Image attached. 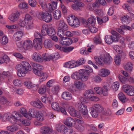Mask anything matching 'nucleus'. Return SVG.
Returning a JSON list of instances; mask_svg holds the SVG:
<instances>
[{"label": "nucleus", "instance_id": "obj_1", "mask_svg": "<svg viewBox=\"0 0 134 134\" xmlns=\"http://www.w3.org/2000/svg\"><path fill=\"white\" fill-rule=\"evenodd\" d=\"M16 69L17 71V75L19 77H23L26 73L31 70V66L28 62L25 61L21 62L20 64L16 66Z\"/></svg>", "mask_w": 134, "mask_h": 134}, {"label": "nucleus", "instance_id": "obj_2", "mask_svg": "<svg viewBox=\"0 0 134 134\" xmlns=\"http://www.w3.org/2000/svg\"><path fill=\"white\" fill-rule=\"evenodd\" d=\"M29 118H27L29 119L31 117L34 118L36 117L38 121H36L35 122V125L39 126L42 125L41 121L42 120V115L41 113H39L38 111H37L34 108L30 109L29 111Z\"/></svg>", "mask_w": 134, "mask_h": 134}, {"label": "nucleus", "instance_id": "obj_3", "mask_svg": "<svg viewBox=\"0 0 134 134\" xmlns=\"http://www.w3.org/2000/svg\"><path fill=\"white\" fill-rule=\"evenodd\" d=\"M35 38L33 41L34 47L37 49H41L42 48V36L38 32L34 34Z\"/></svg>", "mask_w": 134, "mask_h": 134}, {"label": "nucleus", "instance_id": "obj_4", "mask_svg": "<svg viewBox=\"0 0 134 134\" xmlns=\"http://www.w3.org/2000/svg\"><path fill=\"white\" fill-rule=\"evenodd\" d=\"M67 20L69 25L73 27H78L80 25V22L79 19L74 15H70Z\"/></svg>", "mask_w": 134, "mask_h": 134}, {"label": "nucleus", "instance_id": "obj_5", "mask_svg": "<svg viewBox=\"0 0 134 134\" xmlns=\"http://www.w3.org/2000/svg\"><path fill=\"white\" fill-rule=\"evenodd\" d=\"M30 64L33 67V69L34 74L41 77L42 76V66L33 62H31Z\"/></svg>", "mask_w": 134, "mask_h": 134}, {"label": "nucleus", "instance_id": "obj_6", "mask_svg": "<svg viewBox=\"0 0 134 134\" xmlns=\"http://www.w3.org/2000/svg\"><path fill=\"white\" fill-rule=\"evenodd\" d=\"M83 72L80 70L78 72H75L73 74L71 75L72 78L78 80H81L85 82L87 81L86 79L85 78V77L83 74Z\"/></svg>", "mask_w": 134, "mask_h": 134}, {"label": "nucleus", "instance_id": "obj_7", "mask_svg": "<svg viewBox=\"0 0 134 134\" xmlns=\"http://www.w3.org/2000/svg\"><path fill=\"white\" fill-rule=\"evenodd\" d=\"M73 2L75 4H72L71 8L74 10L78 12L81 11L82 8L85 6L83 3L79 0H75Z\"/></svg>", "mask_w": 134, "mask_h": 134}, {"label": "nucleus", "instance_id": "obj_8", "mask_svg": "<svg viewBox=\"0 0 134 134\" xmlns=\"http://www.w3.org/2000/svg\"><path fill=\"white\" fill-rule=\"evenodd\" d=\"M122 90L128 95L134 96V88L133 86L130 85H124Z\"/></svg>", "mask_w": 134, "mask_h": 134}, {"label": "nucleus", "instance_id": "obj_9", "mask_svg": "<svg viewBox=\"0 0 134 134\" xmlns=\"http://www.w3.org/2000/svg\"><path fill=\"white\" fill-rule=\"evenodd\" d=\"M59 57L58 53H53L49 55L45 54H42V61L44 62L49 61L50 60L55 58L57 59Z\"/></svg>", "mask_w": 134, "mask_h": 134}, {"label": "nucleus", "instance_id": "obj_10", "mask_svg": "<svg viewBox=\"0 0 134 134\" xmlns=\"http://www.w3.org/2000/svg\"><path fill=\"white\" fill-rule=\"evenodd\" d=\"M42 20L47 23H49L52 20V16L48 12L44 10L42 12Z\"/></svg>", "mask_w": 134, "mask_h": 134}, {"label": "nucleus", "instance_id": "obj_11", "mask_svg": "<svg viewBox=\"0 0 134 134\" xmlns=\"http://www.w3.org/2000/svg\"><path fill=\"white\" fill-rule=\"evenodd\" d=\"M20 15V13L19 11H16L9 15V19L12 22H14L18 20Z\"/></svg>", "mask_w": 134, "mask_h": 134}, {"label": "nucleus", "instance_id": "obj_12", "mask_svg": "<svg viewBox=\"0 0 134 134\" xmlns=\"http://www.w3.org/2000/svg\"><path fill=\"white\" fill-rule=\"evenodd\" d=\"M79 104L78 109L80 113L83 115H87L88 113L86 106L82 103Z\"/></svg>", "mask_w": 134, "mask_h": 134}, {"label": "nucleus", "instance_id": "obj_13", "mask_svg": "<svg viewBox=\"0 0 134 134\" xmlns=\"http://www.w3.org/2000/svg\"><path fill=\"white\" fill-rule=\"evenodd\" d=\"M55 47L61 51H63L64 52L68 53L74 49V47L72 46L68 47H61L58 44L55 45Z\"/></svg>", "mask_w": 134, "mask_h": 134}, {"label": "nucleus", "instance_id": "obj_14", "mask_svg": "<svg viewBox=\"0 0 134 134\" xmlns=\"http://www.w3.org/2000/svg\"><path fill=\"white\" fill-rule=\"evenodd\" d=\"M23 46L24 48L26 50L31 49L33 47L32 41L29 40H26L23 43Z\"/></svg>", "mask_w": 134, "mask_h": 134}, {"label": "nucleus", "instance_id": "obj_15", "mask_svg": "<svg viewBox=\"0 0 134 134\" xmlns=\"http://www.w3.org/2000/svg\"><path fill=\"white\" fill-rule=\"evenodd\" d=\"M32 19V17L30 15L28 14H26L24 21L21 23H19V25L21 27L25 26V25H27L29 23L31 22V20Z\"/></svg>", "mask_w": 134, "mask_h": 134}, {"label": "nucleus", "instance_id": "obj_16", "mask_svg": "<svg viewBox=\"0 0 134 134\" xmlns=\"http://www.w3.org/2000/svg\"><path fill=\"white\" fill-rule=\"evenodd\" d=\"M83 72V75L85 77V78L87 81L88 78V76L90 75V73L92 71L91 68L89 67H86L85 69H81Z\"/></svg>", "mask_w": 134, "mask_h": 134}, {"label": "nucleus", "instance_id": "obj_17", "mask_svg": "<svg viewBox=\"0 0 134 134\" xmlns=\"http://www.w3.org/2000/svg\"><path fill=\"white\" fill-rule=\"evenodd\" d=\"M68 111L70 114L73 117L79 118L80 117L79 113H77L76 111L72 107H70L68 108Z\"/></svg>", "mask_w": 134, "mask_h": 134}, {"label": "nucleus", "instance_id": "obj_18", "mask_svg": "<svg viewBox=\"0 0 134 134\" xmlns=\"http://www.w3.org/2000/svg\"><path fill=\"white\" fill-rule=\"evenodd\" d=\"M58 29L66 31L68 29V27L63 20H60L58 25Z\"/></svg>", "mask_w": 134, "mask_h": 134}, {"label": "nucleus", "instance_id": "obj_19", "mask_svg": "<svg viewBox=\"0 0 134 134\" xmlns=\"http://www.w3.org/2000/svg\"><path fill=\"white\" fill-rule=\"evenodd\" d=\"M23 35V33L22 31H19L15 33L14 35L13 38L15 41H19L21 39Z\"/></svg>", "mask_w": 134, "mask_h": 134}, {"label": "nucleus", "instance_id": "obj_20", "mask_svg": "<svg viewBox=\"0 0 134 134\" xmlns=\"http://www.w3.org/2000/svg\"><path fill=\"white\" fill-rule=\"evenodd\" d=\"M111 33L112 35L110 36L112 38L114 42H118L119 37L120 36V34L114 30H112L111 31Z\"/></svg>", "mask_w": 134, "mask_h": 134}, {"label": "nucleus", "instance_id": "obj_21", "mask_svg": "<svg viewBox=\"0 0 134 134\" xmlns=\"http://www.w3.org/2000/svg\"><path fill=\"white\" fill-rule=\"evenodd\" d=\"M103 62L105 64H109L111 62L112 59L109 54H106L102 56Z\"/></svg>", "mask_w": 134, "mask_h": 134}, {"label": "nucleus", "instance_id": "obj_22", "mask_svg": "<svg viewBox=\"0 0 134 134\" xmlns=\"http://www.w3.org/2000/svg\"><path fill=\"white\" fill-rule=\"evenodd\" d=\"M62 98L66 100H70L72 98V95L68 92H64L62 93Z\"/></svg>", "mask_w": 134, "mask_h": 134}, {"label": "nucleus", "instance_id": "obj_23", "mask_svg": "<svg viewBox=\"0 0 134 134\" xmlns=\"http://www.w3.org/2000/svg\"><path fill=\"white\" fill-rule=\"evenodd\" d=\"M93 94L94 92L91 90H86L84 93V98L86 99H90Z\"/></svg>", "mask_w": 134, "mask_h": 134}, {"label": "nucleus", "instance_id": "obj_24", "mask_svg": "<svg viewBox=\"0 0 134 134\" xmlns=\"http://www.w3.org/2000/svg\"><path fill=\"white\" fill-rule=\"evenodd\" d=\"M110 71L107 69H102L100 71L99 75L103 77H106L110 74Z\"/></svg>", "mask_w": 134, "mask_h": 134}, {"label": "nucleus", "instance_id": "obj_25", "mask_svg": "<svg viewBox=\"0 0 134 134\" xmlns=\"http://www.w3.org/2000/svg\"><path fill=\"white\" fill-rule=\"evenodd\" d=\"M32 58L35 61L40 62L42 59L41 55L39 53H34L32 55Z\"/></svg>", "mask_w": 134, "mask_h": 134}, {"label": "nucleus", "instance_id": "obj_26", "mask_svg": "<svg viewBox=\"0 0 134 134\" xmlns=\"http://www.w3.org/2000/svg\"><path fill=\"white\" fill-rule=\"evenodd\" d=\"M31 104L33 106L38 108H41L42 104L41 101L39 99L31 102Z\"/></svg>", "mask_w": 134, "mask_h": 134}, {"label": "nucleus", "instance_id": "obj_27", "mask_svg": "<svg viewBox=\"0 0 134 134\" xmlns=\"http://www.w3.org/2000/svg\"><path fill=\"white\" fill-rule=\"evenodd\" d=\"M75 121L71 118L68 117L66 118L64 122V124L68 126H72L73 124H75Z\"/></svg>", "mask_w": 134, "mask_h": 134}, {"label": "nucleus", "instance_id": "obj_28", "mask_svg": "<svg viewBox=\"0 0 134 134\" xmlns=\"http://www.w3.org/2000/svg\"><path fill=\"white\" fill-rule=\"evenodd\" d=\"M19 126L18 124L9 126L7 127V130L11 132H13L18 130L19 128Z\"/></svg>", "mask_w": 134, "mask_h": 134}, {"label": "nucleus", "instance_id": "obj_29", "mask_svg": "<svg viewBox=\"0 0 134 134\" xmlns=\"http://www.w3.org/2000/svg\"><path fill=\"white\" fill-rule=\"evenodd\" d=\"M74 85L77 88L80 90H82L84 86L83 83L78 80L75 81L74 83Z\"/></svg>", "mask_w": 134, "mask_h": 134}, {"label": "nucleus", "instance_id": "obj_30", "mask_svg": "<svg viewBox=\"0 0 134 134\" xmlns=\"http://www.w3.org/2000/svg\"><path fill=\"white\" fill-rule=\"evenodd\" d=\"M11 74L9 71H4L2 73H0V79L2 81V79L4 78L7 77H8L11 76Z\"/></svg>", "mask_w": 134, "mask_h": 134}, {"label": "nucleus", "instance_id": "obj_31", "mask_svg": "<svg viewBox=\"0 0 134 134\" xmlns=\"http://www.w3.org/2000/svg\"><path fill=\"white\" fill-rule=\"evenodd\" d=\"M92 107L99 113H102L104 109L100 104H94L93 106Z\"/></svg>", "mask_w": 134, "mask_h": 134}, {"label": "nucleus", "instance_id": "obj_32", "mask_svg": "<svg viewBox=\"0 0 134 134\" xmlns=\"http://www.w3.org/2000/svg\"><path fill=\"white\" fill-rule=\"evenodd\" d=\"M110 87L109 86H103V87L101 89L102 94L105 96H107L108 95V91L110 88Z\"/></svg>", "mask_w": 134, "mask_h": 134}, {"label": "nucleus", "instance_id": "obj_33", "mask_svg": "<svg viewBox=\"0 0 134 134\" xmlns=\"http://www.w3.org/2000/svg\"><path fill=\"white\" fill-rule=\"evenodd\" d=\"M133 69V65L130 62L127 63L124 66L125 69L127 71L131 72Z\"/></svg>", "mask_w": 134, "mask_h": 134}, {"label": "nucleus", "instance_id": "obj_34", "mask_svg": "<svg viewBox=\"0 0 134 134\" xmlns=\"http://www.w3.org/2000/svg\"><path fill=\"white\" fill-rule=\"evenodd\" d=\"M96 19L93 16L89 18L88 19L87 24L88 26H94L95 24Z\"/></svg>", "mask_w": 134, "mask_h": 134}, {"label": "nucleus", "instance_id": "obj_35", "mask_svg": "<svg viewBox=\"0 0 134 134\" xmlns=\"http://www.w3.org/2000/svg\"><path fill=\"white\" fill-rule=\"evenodd\" d=\"M53 16L55 19H59L61 16V12L58 10H55L53 13Z\"/></svg>", "mask_w": 134, "mask_h": 134}, {"label": "nucleus", "instance_id": "obj_36", "mask_svg": "<svg viewBox=\"0 0 134 134\" xmlns=\"http://www.w3.org/2000/svg\"><path fill=\"white\" fill-rule=\"evenodd\" d=\"M43 44L44 47L46 48H51L53 46L52 42L49 40H45Z\"/></svg>", "mask_w": 134, "mask_h": 134}, {"label": "nucleus", "instance_id": "obj_37", "mask_svg": "<svg viewBox=\"0 0 134 134\" xmlns=\"http://www.w3.org/2000/svg\"><path fill=\"white\" fill-rule=\"evenodd\" d=\"M90 113L92 116L94 118H96L98 116L99 113L94 108L92 107L91 109Z\"/></svg>", "mask_w": 134, "mask_h": 134}, {"label": "nucleus", "instance_id": "obj_38", "mask_svg": "<svg viewBox=\"0 0 134 134\" xmlns=\"http://www.w3.org/2000/svg\"><path fill=\"white\" fill-rule=\"evenodd\" d=\"M118 97L119 99L122 103H125L126 101L125 96L122 93H120L118 94Z\"/></svg>", "mask_w": 134, "mask_h": 134}, {"label": "nucleus", "instance_id": "obj_39", "mask_svg": "<svg viewBox=\"0 0 134 134\" xmlns=\"http://www.w3.org/2000/svg\"><path fill=\"white\" fill-rule=\"evenodd\" d=\"M65 125L61 124H57L56 125L55 128L56 130L58 132L62 133Z\"/></svg>", "mask_w": 134, "mask_h": 134}, {"label": "nucleus", "instance_id": "obj_40", "mask_svg": "<svg viewBox=\"0 0 134 134\" xmlns=\"http://www.w3.org/2000/svg\"><path fill=\"white\" fill-rule=\"evenodd\" d=\"M91 78L92 81L96 83L100 82L102 81L100 77L98 75L93 76Z\"/></svg>", "mask_w": 134, "mask_h": 134}, {"label": "nucleus", "instance_id": "obj_41", "mask_svg": "<svg viewBox=\"0 0 134 134\" xmlns=\"http://www.w3.org/2000/svg\"><path fill=\"white\" fill-rule=\"evenodd\" d=\"M105 42L108 44H111L114 42L111 36L110 35L106 36L105 37Z\"/></svg>", "mask_w": 134, "mask_h": 134}, {"label": "nucleus", "instance_id": "obj_42", "mask_svg": "<svg viewBox=\"0 0 134 134\" xmlns=\"http://www.w3.org/2000/svg\"><path fill=\"white\" fill-rule=\"evenodd\" d=\"M42 131V133L44 134H48L51 133L52 132V130L47 126L43 127Z\"/></svg>", "mask_w": 134, "mask_h": 134}, {"label": "nucleus", "instance_id": "obj_43", "mask_svg": "<svg viewBox=\"0 0 134 134\" xmlns=\"http://www.w3.org/2000/svg\"><path fill=\"white\" fill-rule=\"evenodd\" d=\"M8 57L7 55H4L3 57H0V64H2L4 62L7 63L9 61Z\"/></svg>", "mask_w": 134, "mask_h": 134}, {"label": "nucleus", "instance_id": "obj_44", "mask_svg": "<svg viewBox=\"0 0 134 134\" xmlns=\"http://www.w3.org/2000/svg\"><path fill=\"white\" fill-rule=\"evenodd\" d=\"M94 43L96 44H100L102 43L100 37L99 35L96 36L93 39Z\"/></svg>", "mask_w": 134, "mask_h": 134}, {"label": "nucleus", "instance_id": "obj_45", "mask_svg": "<svg viewBox=\"0 0 134 134\" xmlns=\"http://www.w3.org/2000/svg\"><path fill=\"white\" fill-rule=\"evenodd\" d=\"M95 60V62L96 63H98L99 64H103V59L102 56L95 57L94 58Z\"/></svg>", "mask_w": 134, "mask_h": 134}, {"label": "nucleus", "instance_id": "obj_46", "mask_svg": "<svg viewBox=\"0 0 134 134\" xmlns=\"http://www.w3.org/2000/svg\"><path fill=\"white\" fill-rule=\"evenodd\" d=\"M46 32H47V34L50 36L54 35L56 34L55 30L52 27L49 28Z\"/></svg>", "mask_w": 134, "mask_h": 134}, {"label": "nucleus", "instance_id": "obj_47", "mask_svg": "<svg viewBox=\"0 0 134 134\" xmlns=\"http://www.w3.org/2000/svg\"><path fill=\"white\" fill-rule=\"evenodd\" d=\"M49 28L47 24H44L42 25V36L46 35V32Z\"/></svg>", "mask_w": 134, "mask_h": 134}, {"label": "nucleus", "instance_id": "obj_48", "mask_svg": "<svg viewBox=\"0 0 134 134\" xmlns=\"http://www.w3.org/2000/svg\"><path fill=\"white\" fill-rule=\"evenodd\" d=\"M52 108L55 110L59 111V104L56 102H54L52 103Z\"/></svg>", "mask_w": 134, "mask_h": 134}, {"label": "nucleus", "instance_id": "obj_49", "mask_svg": "<svg viewBox=\"0 0 134 134\" xmlns=\"http://www.w3.org/2000/svg\"><path fill=\"white\" fill-rule=\"evenodd\" d=\"M12 116V114L9 113H5L3 115V119L4 121H7V120H9Z\"/></svg>", "mask_w": 134, "mask_h": 134}, {"label": "nucleus", "instance_id": "obj_50", "mask_svg": "<svg viewBox=\"0 0 134 134\" xmlns=\"http://www.w3.org/2000/svg\"><path fill=\"white\" fill-rule=\"evenodd\" d=\"M114 60L116 64L117 65H119L120 64L121 59L119 55H117L114 58Z\"/></svg>", "mask_w": 134, "mask_h": 134}, {"label": "nucleus", "instance_id": "obj_51", "mask_svg": "<svg viewBox=\"0 0 134 134\" xmlns=\"http://www.w3.org/2000/svg\"><path fill=\"white\" fill-rule=\"evenodd\" d=\"M65 31L58 29L57 34L58 36L60 37V38L64 37L65 36Z\"/></svg>", "mask_w": 134, "mask_h": 134}, {"label": "nucleus", "instance_id": "obj_52", "mask_svg": "<svg viewBox=\"0 0 134 134\" xmlns=\"http://www.w3.org/2000/svg\"><path fill=\"white\" fill-rule=\"evenodd\" d=\"M20 113L22 114L26 118H29V115H28L26 113V110L24 108H21L20 109Z\"/></svg>", "mask_w": 134, "mask_h": 134}, {"label": "nucleus", "instance_id": "obj_53", "mask_svg": "<svg viewBox=\"0 0 134 134\" xmlns=\"http://www.w3.org/2000/svg\"><path fill=\"white\" fill-rule=\"evenodd\" d=\"M20 122L24 125L25 126H29L30 124V123L29 120L23 119H19Z\"/></svg>", "mask_w": 134, "mask_h": 134}, {"label": "nucleus", "instance_id": "obj_54", "mask_svg": "<svg viewBox=\"0 0 134 134\" xmlns=\"http://www.w3.org/2000/svg\"><path fill=\"white\" fill-rule=\"evenodd\" d=\"M8 41L7 37L6 36H4L0 41V42L2 45H5L8 43Z\"/></svg>", "mask_w": 134, "mask_h": 134}, {"label": "nucleus", "instance_id": "obj_55", "mask_svg": "<svg viewBox=\"0 0 134 134\" xmlns=\"http://www.w3.org/2000/svg\"><path fill=\"white\" fill-rule=\"evenodd\" d=\"M46 8V10L48 12H52L54 9L52 6V5L50 3H48V4H46L45 3L44 5ZM47 11V10H46Z\"/></svg>", "mask_w": 134, "mask_h": 134}, {"label": "nucleus", "instance_id": "obj_56", "mask_svg": "<svg viewBox=\"0 0 134 134\" xmlns=\"http://www.w3.org/2000/svg\"><path fill=\"white\" fill-rule=\"evenodd\" d=\"M130 17L129 16L126 15H124L121 18V20L122 23H127L128 21L129 20Z\"/></svg>", "mask_w": 134, "mask_h": 134}, {"label": "nucleus", "instance_id": "obj_57", "mask_svg": "<svg viewBox=\"0 0 134 134\" xmlns=\"http://www.w3.org/2000/svg\"><path fill=\"white\" fill-rule=\"evenodd\" d=\"M8 102L7 99L4 97L0 96V103L2 104H4Z\"/></svg>", "mask_w": 134, "mask_h": 134}, {"label": "nucleus", "instance_id": "obj_58", "mask_svg": "<svg viewBox=\"0 0 134 134\" xmlns=\"http://www.w3.org/2000/svg\"><path fill=\"white\" fill-rule=\"evenodd\" d=\"M119 82H118L116 81L114 82L112 87L114 90L116 91L118 90L119 88Z\"/></svg>", "mask_w": 134, "mask_h": 134}, {"label": "nucleus", "instance_id": "obj_59", "mask_svg": "<svg viewBox=\"0 0 134 134\" xmlns=\"http://www.w3.org/2000/svg\"><path fill=\"white\" fill-rule=\"evenodd\" d=\"M118 77L120 81L123 83H125L127 80V79L121 75H119Z\"/></svg>", "mask_w": 134, "mask_h": 134}, {"label": "nucleus", "instance_id": "obj_60", "mask_svg": "<svg viewBox=\"0 0 134 134\" xmlns=\"http://www.w3.org/2000/svg\"><path fill=\"white\" fill-rule=\"evenodd\" d=\"M42 79L40 78L39 84L36 85L38 89V93L41 94H42V85L41 84V83L42 81L41 80Z\"/></svg>", "mask_w": 134, "mask_h": 134}, {"label": "nucleus", "instance_id": "obj_61", "mask_svg": "<svg viewBox=\"0 0 134 134\" xmlns=\"http://www.w3.org/2000/svg\"><path fill=\"white\" fill-rule=\"evenodd\" d=\"M88 28L89 30L91 33H95L97 31V29L94 27V26H90Z\"/></svg>", "mask_w": 134, "mask_h": 134}, {"label": "nucleus", "instance_id": "obj_62", "mask_svg": "<svg viewBox=\"0 0 134 134\" xmlns=\"http://www.w3.org/2000/svg\"><path fill=\"white\" fill-rule=\"evenodd\" d=\"M59 89V87L58 86H57L52 88V91L54 94H57L58 92Z\"/></svg>", "mask_w": 134, "mask_h": 134}, {"label": "nucleus", "instance_id": "obj_63", "mask_svg": "<svg viewBox=\"0 0 134 134\" xmlns=\"http://www.w3.org/2000/svg\"><path fill=\"white\" fill-rule=\"evenodd\" d=\"M28 4L25 2L21 3L19 5V7L20 8L27 9L28 8Z\"/></svg>", "mask_w": 134, "mask_h": 134}, {"label": "nucleus", "instance_id": "obj_64", "mask_svg": "<svg viewBox=\"0 0 134 134\" xmlns=\"http://www.w3.org/2000/svg\"><path fill=\"white\" fill-rule=\"evenodd\" d=\"M102 113L106 115H109L111 114V113L110 110L108 109L107 110L103 109Z\"/></svg>", "mask_w": 134, "mask_h": 134}]
</instances>
